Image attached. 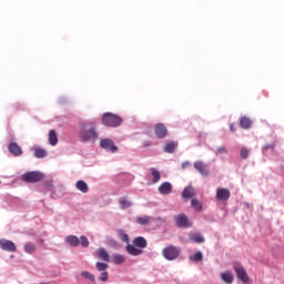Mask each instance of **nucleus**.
<instances>
[{
	"label": "nucleus",
	"mask_w": 284,
	"mask_h": 284,
	"mask_svg": "<svg viewBox=\"0 0 284 284\" xmlns=\"http://www.w3.org/2000/svg\"><path fill=\"white\" fill-rule=\"evenodd\" d=\"M8 150L13 156H21V154H23V150L21 149V146H19L17 142H11L8 145Z\"/></svg>",
	"instance_id": "obj_11"
},
{
	"label": "nucleus",
	"mask_w": 284,
	"mask_h": 284,
	"mask_svg": "<svg viewBox=\"0 0 284 284\" xmlns=\"http://www.w3.org/2000/svg\"><path fill=\"white\" fill-rule=\"evenodd\" d=\"M80 275L83 277V278H87L88 281H91V283H94V281H97V277L94 276V274L88 272V271H82L80 273Z\"/></svg>",
	"instance_id": "obj_31"
},
{
	"label": "nucleus",
	"mask_w": 284,
	"mask_h": 284,
	"mask_svg": "<svg viewBox=\"0 0 284 284\" xmlns=\"http://www.w3.org/2000/svg\"><path fill=\"white\" fill-rule=\"evenodd\" d=\"M221 278L224 283L232 284L234 283V275L230 271L221 273Z\"/></svg>",
	"instance_id": "obj_20"
},
{
	"label": "nucleus",
	"mask_w": 284,
	"mask_h": 284,
	"mask_svg": "<svg viewBox=\"0 0 284 284\" xmlns=\"http://www.w3.org/2000/svg\"><path fill=\"white\" fill-rule=\"evenodd\" d=\"M95 267H97L98 272H105V270H108L109 265L106 263L98 262L95 264Z\"/></svg>",
	"instance_id": "obj_35"
},
{
	"label": "nucleus",
	"mask_w": 284,
	"mask_h": 284,
	"mask_svg": "<svg viewBox=\"0 0 284 284\" xmlns=\"http://www.w3.org/2000/svg\"><path fill=\"white\" fill-rule=\"evenodd\" d=\"M80 139L82 143H94L99 139V132L94 122H85L80 128Z\"/></svg>",
	"instance_id": "obj_1"
},
{
	"label": "nucleus",
	"mask_w": 284,
	"mask_h": 284,
	"mask_svg": "<svg viewBox=\"0 0 284 284\" xmlns=\"http://www.w3.org/2000/svg\"><path fill=\"white\" fill-rule=\"evenodd\" d=\"M190 260L199 263V261H203V253H201V251H197L196 253L190 256Z\"/></svg>",
	"instance_id": "obj_33"
},
{
	"label": "nucleus",
	"mask_w": 284,
	"mask_h": 284,
	"mask_svg": "<svg viewBox=\"0 0 284 284\" xmlns=\"http://www.w3.org/2000/svg\"><path fill=\"white\" fill-rule=\"evenodd\" d=\"M37 251V245H34L31 242H28L27 244H24V252H27V254H34V252Z\"/></svg>",
	"instance_id": "obj_30"
},
{
	"label": "nucleus",
	"mask_w": 284,
	"mask_h": 284,
	"mask_svg": "<svg viewBox=\"0 0 284 284\" xmlns=\"http://www.w3.org/2000/svg\"><path fill=\"white\" fill-rule=\"evenodd\" d=\"M98 278L102 283H108V278H110V275L108 274L106 271H104V272L101 273V275Z\"/></svg>",
	"instance_id": "obj_37"
},
{
	"label": "nucleus",
	"mask_w": 284,
	"mask_h": 284,
	"mask_svg": "<svg viewBox=\"0 0 284 284\" xmlns=\"http://www.w3.org/2000/svg\"><path fill=\"white\" fill-rule=\"evenodd\" d=\"M240 154H241V159H243L245 161L250 158V150L247 148L243 146L240 151Z\"/></svg>",
	"instance_id": "obj_34"
},
{
	"label": "nucleus",
	"mask_w": 284,
	"mask_h": 284,
	"mask_svg": "<svg viewBox=\"0 0 284 284\" xmlns=\"http://www.w3.org/2000/svg\"><path fill=\"white\" fill-rule=\"evenodd\" d=\"M126 252L131 256H140V254H143V250L136 248V246L134 244H128Z\"/></svg>",
	"instance_id": "obj_14"
},
{
	"label": "nucleus",
	"mask_w": 284,
	"mask_h": 284,
	"mask_svg": "<svg viewBox=\"0 0 284 284\" xmlns=\"http://www.w3.org/2000/svg\"><path fill=\"white\" fill-rule=\"evenodd\" d=\"M49 143H50V145H57V143H59V138L57 136V131H54V130L49 131Z\"/></svg>",
	"instance_id": "obj_24"
},
{
	"label": "nucleus",
	"mask_w": 284,
	"mask_h": 284,
	"mask_svg": "<svg viewBox=\"0 0 284 284\" xmlns=\"http://www.w3.org/2000/svg\"><path fill=\"white\" fill-rule=\"evenodd\" d=\"M0 248L4 250V252H17V245L9 240H0Z\"/></svg>",
	"instance_id": "obj_9"
},
{
	"label": "nucleus",
	"mask_w": 284,
	"mask_h": 284,
	"mask_svg": "<svg viewBox=\"0 0 284 284\" xmlns=\"http://www.w3.org/2000/svg\"><path fill=\"white\" fill-rule=\"evenodd\" d=\"M152 221H154V219H152L151 216H148V215L136 217V223L139 225H150V223H152Z\"/></svg>",
	"instance_id": "obj_21"
},
{
	"label": "nucleus",
	"mask_w": 284,
	"mask_h": 284,
	"mask_svg": "<svg viewBox=\"0 0 284 284\" xmlns=\"http://www.w3.org/2000/svg\"><path fill=\"white\" fill-rule=\"evenodd\" d=\"M133 245L140 247V250H145L148 247V241L143 236H138L133 240Z\"/></svg>",
	"instance_id": "obj_13"
},
{
	"label": "nucleus",
	"mask_w": 284,
	"mask_h": 284,
	"mask_svg": "<svg viewBox=\"0 0 284 284\" xmlns=\"http://www.w3.org/2000/svg\"><path fill=\"white\" fill-rule=\"evenodd\" d=\"M65 243L71 245V247H79L80 240L77 237V235H69L65 237Z\"/></svg>",
	"instance_id": "obj_19"
},
{
	"label": "nucleus",
	"mask_w": 284,
	"mask_h": 284,
	"mask_svg": "<svg viewBox=\"0 0 284 284\" xmlns=\"http://www.w3.org/2000/svg\"><path fill=\"white\" fill-rule=\"evenodd\" d=\"M179 227H192V221H190V217L185 214H180L179 215Z\"/></svg>",
	"instance_id": "obj_12"
},
{
	"label": "nucleus",
	"mask_w": 284,
	"mask_h": 284,
	"mask_svg": "<svg viewBox=\"0 0 284 284\" xmlns=\"http://www.w3.org/2000/svg\"><path fill=\"white\" fill-rule=\"evenodd\" d=\"M152 183H159L161 181V172L159 170L151 168Z\"/></svg>",
	"instance_id": "obj_27"
},
{
	"label": "nucleus",
	"mask_w": 284,
	"mask_h": 284,
	"mask_svg": "<svg viewBox=\"0 0 284 284\" xmlns=\"http://www.w3.org/2000/svg\"><path fill=\"white\" fill-rule=\"evenodd\" d=\"M230 130H231V132H236V128H234V123L230 124Z\"/></svg>",
	"instance_id": "obj_41"
},
{
	"label": "nucleus",
	"mask_w": 284,
	"mask_h": 284,
	"mask_svg": "<svg viewBox=\"0 0 284 284\" xmlns=\"http://www.w3.org/2000/svg\"><path fill=\"white\" fill-rule=\"evenodd\" d=\"M215 196L217 201H230V196H232V193L229 189L220 187L216 190Z\"/></svg>",
	"instance_id": "obj_7"
},
{
	"label": "nucleus",
	"mask_w": 284,
	"mask_h": 284,
	"mask_svg": "<svg viewBox=\"0 0 284 284\" xmlns=\"http://www.w3.org/2000/svg\"><path fill=\"white\" fill-rule=\"evenodd\" d=\"M100 145L103 150H109L110 152H113V153L119 150V148L114 145V141L110 139L101 140Z\"/></svg>",
	"instance_id": "obj_8"
},
{
	"label": "nucleus",
	"mask_w": 284,
	"mask_h": 284,
	"mask_svg": "<svg viewBox=\"0 0 284 284\" xmlns=\"http://www.w3.org/2000/svg\"><path fill=\"white\" fill-rule=\"evenodd\" d=\"M187 165H190V163H189V162L183 163V164H182L183 170H185V169L187 168Z\"/></svg>",
	"instance_id": "obj_42"
},
{
	"label": "nucleus",
	"mask_w": 284,
	"mask_h": 284,
	"mask_svg": "<svg viewBox=\"0 0 284 284\" xmlns=\"http://www.w3.org/2000/svg\"><path fill=\"white\" fill-rule=\"evenodd\" d=\"M162 254L166 261H174V258L179 257V248L174 246H169L163 248Z\"/></svg>",
	"instance_id": "obj_5"
},
{
	"label": "nucleus",
	"mask_w": 284,
	"mask_h": 284,
	"mask_svg": "<svg viewBox=\"0 0 284 284\" xmlns=\"http://www.w3.org/2000/svg\"><path fill=\"white\" fill-rule=\"evenodd\" d=\"M34 156L36 159H45L48 156V152L44 149L36 148Z\"/></svg>",
	"instance_id": "obj_26"
},
{
	"label": "nucleus",
	"mask_w": 284,
	"mask_h": 284,
	"mask_svg": "<svg viewBox=\"0 0 284 284\" xmlns=\"http://www.w3.org/2000/svg\"><path fill=\"white\" fill-rule=\"evenodd\" d=\"M119 205L121 210H128V207H132V202L128 200V196H124L119 200Z\"/></svg>",
	"instance_id": "obj_23"
},
{
	"label": "nucleus",
	"mask_w": 284,
	"mask_h": 284,
	"mask_svg": "<svg viewBox=\"0 0 284 284\" xmlns=\"http://www.w3.org/2000/svg\"><path fill=\"white\" fill-rule=\"evenodd\" d=\"M194 169L202 174V176H207L210 174V170H207V164L202 161L194 162Z\"/></svg>",
	"instance_id": "obj_10"
},
{
	"label": "nucleus",
	"mask_w": 284,
	"mask_h": 284,
	"mask_svg": "<svg viewBox=\"0 0 284 284\" xmlns=\"http://www.w3.org/2000/svg\"><path fill=\"white\" fill-rule=\"evenodd\" d=\"M240 125L243 130H250L252 128V120L247 116H242L240 120Z\"/></svg>",
	"instance_id": "obj_22"
},
{
	"label": "nucleus",
	"mask_w": 284,
	"mask_h": 284,
	"mask_svg": "<svg viewBox=\"0 0 284 284\" xmlns=\"http://www.w3.org/2000/svg\"><path fill=\"white\" fill-rule=\"evenodd\" d=\"M122 241H123L124 243H130V236H129L128 234L123 233V234H122Z\"/></svg>",
	"instance_id": "obj_40"
},
{
	"label": "nucleus",
	"mask_w": 284,
	"mask_h": 284,
	"mask_svg": "<svg viewBox=\"0 0 284 284\" xmlns=\"http://www.w3.org/2000/svg\"><path fill=\"white\" fill-rule=\"evenodd\" d=\"M80 245L82 247H88L90 245V241L85 237V235L80 236Z\"/></svg>",
	"instance_id": "obj_36"
},
{
	"label": "nucleus",
	"mask_w": 284,
	"mask_h": 284,
	"mask_svg": "<svg viewBox=\"0 0 284 284\" xmlns=\"http://www.w3.org/2000/svg\"><path fill=\"white\" fill-rule=\"evenodd\" d=\"M196 195V191H194V187L186 186L182 192V199H193V196Z\"/></svg>",
	"instance_id": "obj_17"
},
{
	"label": "nucleus",
	"mask_w": 284,
	"mask_h": 284,
	"mask_svg": "<svg viewBox=\"0 0 284 284\" xmlns=\"http://www.w3.org/2000/svg\"><path fill=\"white\" fill-rule=\"evenodd\" d=\"M158 190L160 194H172V184L170 182H163Z\"/></svg>",
	"instance_id": "obj_15"
},
{
	"label": "nucleus",
	"mask_w": 284,
	"mask_h": 284,
	"mask_svg": "<svg viewBox=\"0 0 284 284\" xmlns=\"http://www.w3.org/2000/svg\"><path fill=\"white\" fill-rule=\"evenodd\" d=\"M75 187H77V190H79L83 194H88V192H90V187H88V183H85V181H82V180H79L75 183Z\"/></svg>",
	"instance_id": "obj_18"
},
{
	"label": "nucleus",
	"mask_w": 284,
	"mask_h": 284,
	"mask_svg": "<svg viewBox=\"0 0 284 284\" xmlns=\"http://www.w3.org/2000/svg\"><path fill=\"white\" fill-rule=\"evenodd\" d=\"M154 133L158 139H165L168 136V128L163 123L155 124Z\"/></svg>",
	"instance_id": "obj_6"
},
{
	"label": "nucleus",
	"mask_w": 284,
	"mask_h": 284,
	"mask_svg": "<svg viewBox=\"0 0 284 284\" xmlns=\"http://www.w3.org/2000/svg\"><path fill=\"white\" fill-rule=\"evenodd\" d=\"M97 256L98 258H101V261H105V263H110V254L105 248H98Z\"/></svg>",
	"instance_id": "obj_16"
},
{
	"label": "nucleus",
	"mask_w": 284,
	"mask_h": 284,
	"mask_svg": "<svg viewBox=\"0 0 284 284\" xmlns=\"http://www.w3.org/2000/svg\"><path fill=\"white\" fill-rule=\"evenodd\" d=\"M102 123L106 128H119L123 123V118L114 113L106 112L102 115Z\"/></svg>",
	"instance_id": "obj_2"
},
{
	"label": "nucleus",
	"mask_w": 284,
	"mask_h": 284,
	"mask_svg": "<svg viewBox=\"0 0 284 284\" xmlns=\"http://www.w3.org/2000/svg\"><path fill=\"white\" fill-rule=\"evenodd\" d=\"M112 263H114V265H121L125 263V257L121 254H114L112 257Z\"/></svg>",
	"instance_id": "obj_29"
},
{
	"label": "nucleus",
	"mask_w": 284,
	"mask_h": 284,
	"mask_svg": "<svg viewBox=\"0 0 284 284\" xmlns=\"http://www.w3.org/2000/svg\"><path fill=\"white\" fill-rule=\"evenodd\" d=\"M176 150V143L174 142H169L164 146V152H168V154H172Z\"/></svg>",
	"instance_id": "obj_32"
},
{
	"label": "nucleus",
	"mask_w": 284,
	"mask_h": 284,
	"mask_svg": "<svg viewBox=\"0 0 284 284\" xmlns=\"http://www.w3.org/2000/svg\"><path fill=\"white\" fill-rule=\"evenodd\" d=\"M191 241L194 243H205V237L201 235L200 233H193L190 235Z\"/></svg>",
	"instance_id": "obj_28"
},
{
	"label": "nucleus",
	"mask_w": 284,
	"mask_h": 284,
	"mask_svg": "<svg viewBox=\"0 0 284 284\" xmlns=\"http://www.w3.org/2000/svg\"><path fill=\"white\" fill-rule=\"evenodd\" d=\"M217 154H227V149L225 146L217 148Z\"/></svg>",
	"instance_id": "obj_39"
},
{
	"label": "nucleus",
	"mask_w": 284,
	"mask_h": 284,
	"mask_svg": "<svg viewBox=\"0 0 284 284\" xmlns=\"http://www.w3.org/2000/svg\"><path fill=\"white\" fill-rule=\"evenodd\" d=\"M237 278L242 281V283H250V275H247V271L241 265H234L233 267Z\"/></svg>",
	"instance_id": "obj_4"
},
{
	"label": "nucleus",
	"mask_w": 284,
	"mask_h": 284,
	"mask_svg": "<svg viewBox=\"0 0 284 284\" xmlns=\"http://www.w3.org/2000/svg\"><path fill=\"white\" fill-rule=\"evenodd\" d=\"M191 207H193V210H195V212L203 211V204L201 203V201H199L196 199L191 200Z\"/></svg>",
	"instance_id": "obj_25"
},
{
	"label": "nucleus",
	"mask_w": 284,
	"mask_h": 284,
	"mask_svg": "<svg viewBox=\"0 0 284 284\" xmlns=\"http://www.w3.org/2000/svg\"><path fill=\"white\" fill-rule=\"evenodd\" d=\"M274 148H276V144L275 143H272V144H266L263 146V150L264 151H267V150H274Z\"/></svg>",
	"instance_id": "obj_38"
},
{
	"label": "nucleus",
	"mask_w": 284,
	"mask_h": 284,
	"mask_svg": "<svg viewBox=\"0 0 284 284\" xmlns=\"http://www.w3.org/2000/svg\"><path fill=\"white\" fill-rule=\"evenodd\" d=\"M43 173L39 171L27 172L21 176L24 183H39V181H43Z\"/></svg>",
	"instance_id": "obj_3"
}]
</instances>
